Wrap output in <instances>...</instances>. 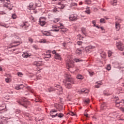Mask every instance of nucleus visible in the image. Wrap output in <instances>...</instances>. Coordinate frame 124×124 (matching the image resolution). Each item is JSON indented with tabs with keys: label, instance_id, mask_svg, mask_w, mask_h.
Segmentation results:
<instances>
[{
	"label": "nucleus",
	"instance_id": "ddd939ff",
	"mask_svg": "<svg viewBox=\"0 0 124 124\" xmlns=\"http://www.w3.org/2000/svg\"><path fill=\"white\" fill-rule=\"evenodd\" d=\"M30 24L28 22H25L23 23V25H22L20 26L22 28V29H26V28H28L29 27Z\"/></svg>",
	"mask_w": 124,
	"mask_h": 124
},
{
	"label": "nucleus",
	"instance_id": "5fc2aeb1",
	"mask_svg": "<svg viewBox=\"0 0 124 124\" xmlns=\"http://www.w3.org/2000/svg\"><path fill=\"white\" fill-rule=\"evenodd\" d=\"M1 26H2V27H4L5 28H8V25H6V24H4V25H1Z\"/></svg>",
	"mask_w": 124,
	"mask_h": 124
},
{
	"label": "nucleus",
	"instance_id": "6ab92c4d",
	"mask_svg": "<svg viewBox=\"0 0 124 124\" xmlns=\"http://www.w3.org/2000/svg\"><path fill=\"white\" fill-rule=\"evenodd\" d=\"M43 34H44V35H46V36H49L51 35V32L49 31H45L43 32Z\"/></svg>",
	"mask_w": 124,
	"mask_h": 124
},
{
	"label": "nucleus",
	"instance_id": "4c0bfd02",
	"mask_svg": "<svg viewBox=\"0 0 124 124\" xmlns=\"http://www.w3.org/2000/svg\"><path fill=\"white\" fill-rule=\"evenodd\" d=\"M21 112V110L20 109H17L16 110V113L19 114V113Z\"/></svg>",
	"mask_w": 124,
	"mask_h": 124
},
{
	"label": "nucleus",
	"instance_id": "a18cd8bd",
	"mask_svg": "<svg viewBox=\"0 0 124 124\" xmlns=\"http://www.w3.org/2000/svg\"><path fill=\"white\" fill-rule=\"evenodd\" d=\"M64 7V5L63 4L61 5V6L58 7V8H60V9H62Z\"/></svg>",
	"mask_w": 124,
	"mask_h": 124
},
{
	"label": "nucleus",
	"instance_id": "c85d7f7f",
	"mask_svg": "<svg viewBox=\"0 0 124 124\" xmlns=\"http://www.w3.org/2000/svg\"><path fill=\"white\" fill-rule=\"evenodd\" d=\"M101 108L102 110H105V103L102 104V105L101 106Z\"/></svg>",
	"mask_w": 124,
	"mask_h": 124
},
{
	"label": "nucleus",
	"instance_id": "39448f33",
	"mask_svg": "<svg viewBox=\"0 0 124 124\" xmlns=\"http://www.w3.org/2000/svg\"><path fill=\"white\" fill-rule=\"evenodd\" d=\"M66 66L68 69H69L70 67H73L74 64H73V61L71 59L68 58L66 61Z\"/></svg>",
	"mask_w": 124,
	"mask_h": 124
},
{
	"label": "nucleus",
	"instance_id": "7c9ffc66",
	"mask_svg": "<svg viewBox=\"0 0 124 124\" xmlns=\"http://www.w3.org/2000/svg\"><path fill=\"white\" fill-rule=\"evenodd\" d=\"M11 81V79L9 78H7L5 79V82L6 83H9V82Z\"/></svg>",
	"mask_w": 124,
	"mask_h": 124
},
{
	"label": "nucleus",
	"instance_id": "09e8293b",
	"mask_svg": "<svg viewBox=\"0 0 124 124\" xmlns=\"http://www.w3.org/2000/svg\"><path fill=\"white\" fill-rule=\"evenodd\" d=\"M89 72L90 76H93L94 74V73L93 72Z\"/></svg>",
	"mask_w": 124,
	"mask_h": 124
},
{
	"label": "nucleus",
	"instance_id": "13d9d810",
	"mask_svg": "<svg viewBox=\"0 0 124 124\" xmlns=\"http://www.w3.org/2000/svg\"><path fill=\"white\" fill-rule=\"evenodd\" d=\"M3 14H5V13H4L3 12H0V15H3Z\"/></svg>",
	"mask_w": 124,
	"mask_h": 124
},
{
	"label": "nucleus",
	"instance_id": "412c9836",
	"mask_svg": "<svg viewBox=\"0 0 124 124\" xmlns=\"http://www.w3.org/2000/svg\"><path fill=\"white\" fill-rule=\"evenodd\" d=\"M31 54H28V53H24L22 54L23 58H28V57H30Z\"/></svg>",
	"mask_w": 124,
	"mask_h": 124
},
{
	"label": "nucleus",
	"instance_id": "69168bd1",
	"mask_svg": "<svg viewBox=\"0 0 124 124\" xmlns=\"http://www.w3.org/2000/svg\"><path fill=\"white\" fill-rule=\"evenodd\" d=\"M92 118L93 120H96V117H95V116H93Z\"/></svg>",
	"mask_w": 124,
	"mask_h": 124
},
{
	"label": "nucleus",
	"instance_id": "7ed1b4c3",
	"mask_svg": "<svg viewBox=\"0 0 124 124\" xmlns=\"http://www.w3.org/2000/svg\"><path fill=\"white\" fill-rule=\"evenodd\" d=\"M0 2L3 3L4 6L7 7L10 10L12 9L13 6L10 4V1L9 0H0Z\"/></svg>",
	"mask_w": 124,
	"mask_h": 124
},
{
	"label": "nucleus",
	"instance_id": "cd10ccee",
	"mask_svg": "<svg viewBox=\"0 0 124 124\" xmlns=\"http://www.w3.org/2000/svg\"><path fill=\"white\" fill-rule=\"evenodd\" d=\"M84 102H85V103H86V104H89L90 103V99H89V98L86 99L84 100Z\"/></svg>",
	"mask_w": 124,
	"mask_h": 124
},
{
	"label": "nucleus",
	"instance_id": "dca6fc26",
	"mask_svg": "<svg viewBox=\"0 0 124 124\" xmlns=\"http://www.w3.org/2000/svg\"><path fill=\"white\" fill-rule=\"evenodd\" d=\"M93 48H94V46H87L85 48V50L86 52H90V51H91L92 49H93Z\"/></svg>",
	"mask_w": 124,
	"mask_h": 124
},
{
	"label": "nucleus",
	"instance_id": "680f3d73",
	"mask_svg": "<svg viewBox=\"0 0 124 124\" xmlns=\"http://www.w3.org/2000/svg\"><path fill=\"white\" fill-rule=\"evenodd\" d=\"M63 46L64 47H65V46H66V43H64L63 44Z\"/></svg>",
	"mask_w": 124,
	"mask_h": 124
},
{
	"label": "nucleus",
	"instance_id": "864d4df0",
	"mask_svg": "<svg viewBox=\"0 0 124 124\" xmlns=\"http://www.w3.org/2000/svg\"><path fill=\"white\" fill-rule=\"evenodd\" d=\"M51 58V54H47L46 56V58Z\"/></svg>",
	"mask_w": 124,
	"mask_h": 124
},
{
	"label": "nucleus",
	"instance_id": "f3484780",
	"mask_svg": "<svg viewBox=\"0 0 124 124\" xmlns=\"http://www.w3.org/2000/svg\"><path fill=\"white\" fill-rule=\"evenodd\" d=\"M90 92V91L88 89H82L81 91L78 92L79 93H88Z\"/></svg>",
	"mask_w": 124,
	"mask_h": 124
},
{
	"label": "nucleus",
	"instance_id": "37998d69",
	"mask_svg": "<svg viewBox=\"0 0 124 124\" xmlns=\"http://www.w3.org/2000/svg\"><path fill=\"white\" fill-rule=\"evenodd\" d=\"M104 94L105 95H110V94L106 92V91H104Z\"/></svg>",
	"mask_w": 124,
	"mask_h": 124
},
{
	"label": "nucleus",
	"instance_id": "b1692460",
	"mask_svg": "<svg viewBox=\"0 0 124 124\" xmlns=\"http://www.w3.org/2000/svg\"><path fill=\"white\" fill-rule=\"evenodd\" d=\"M77 78L78 79H79L80 80H82V79H84V77L80 74L78 75L77 76Z\"/></svg>",
	"mask_w": 124,
	"mask_h": 124
},
{
	"label": "nucleus",
	"instance_id": "0eeeda50",
	"mask_svg": "<svg viewBox=\"0 0 124 124\" xmlns=\"http://www.w3.org/2000/svg\"><path fill=\"white\" fill-rule=\"evenodd\" d=\"M39 23L40 26L43 27V26H45V25L46 24V18H45V17H40Z\"/></svg>",
	"mask_w": 124,
	"mask_h": 124
},
{
	"label": "nucleus",
	"instance_id": "a211bd4d",
	"mask_svg": "<svg viewBox=\"0 0 124 124\" xmlns=\"http://www.w3.org/2000/svg\"><path fill=\"white\" fill-rule=\"evenodd\" d=\"M115 28L117 31H120V29H121V25H120V23H119V22L115 23Z\"/></svg>",
	"mask_w": 124,
	"mask_h": 124
},
{
	"label": "nucleus",
	"instance_id": "2f4dec72",
	"mask_svg": "<svg viewBox=\"0 0 124 124\" xmlns=\"http://www.w3.org/2000/svg\"><path fill=\"white\" fill-rule=\"evenodd\" d=\"M107 70H111V65L108 64L107 67Z\"/></svg>",
	"mask_w": 124,
	"mask_h": 124
},
{
	"label": "nucleus",
	"instance_id": "052dcab7",
	"mask_svg": "<svg viewBox=\"0 0 124 124\" xmlns=\"http://www.w3.org/2000/svg\"><path fill=\"white\" fill-rule=\"evenodd\" d=\"M50 116H51V117H52V118H55V117H56V116H55V115L50 114Z\"/></svg>",
	"mask_w": 124,
	"mask_h": 124
},
{
	"label": "nucleus",
	"instance_id": "8fccbe9b",
	"mask_svg": "<svg viewBox=\"0 0 124 124\" xmlns=\"http://www.w3.org/2000/svg\"><path fill=\"white\" fill-rule=\"evenodd\" d=\"M29 41L32 43L33 42V39H31V38H29Z\"/></svg>",
	"mask_w": 124,
	"mask_h": 124
},
{
	"label": "nucleus",
	"instance_id": "49530a36",
	"mask_svg": "<svg viewBox=\"0 0 124 124\" xmlns=\"http://www.w3.org/2000/svg\"><path fill=\"white\" fill-rule=\"evenodd\" d=\"M92 23H93V27H96L95 24H96V22L95 20H93V21H92Z\"/></svg>",
	"mask_w": 124,
	"mask_h": 124
},
{
	"label": "nucleus",
	"instance_id": "338daca9",
	"mask_svg": "<svg viewBox=\"0 0 124 124\" xmlns=\"http://www.w3.org/2000/svg\"><path fill=\"white\" fill-rule=\"evenodd\" d=\"M84 116H85V117H86L87 118H88V117H89V114H84Z\"/></svg>",
	"mask_w": 124,
	"mask_h": 124
},
{
	"label": "nucleus",
	"instance_id": "de8ad7c7",
	"mask_svg": "<svg viewBox=\"0 0 124 124\" xmlns=\"http://www.w3.org/2000/svg\"><path fill=\"white\" fill-rule=\"evenodd\" d=\"M69 115H71V116H75V114L72 111H71L69 113Z\"/></svg>",
	"mask_w": 124,
	"mask_h": 124
},
{
	"label": "nucleus",
	"instance_id": "4be33fe9",
	"mask_svg": "<svg viewBox=\"0 0 124 124\" xmlns=\"http://www.w3.org/2000/svg\"><path fill=\"white\" fill-rule=\"evenodd\" d=\"M76 54H78V55H80V54H82V50L78 48L76 51Z\"/></svg>",
	"mask_w": 124,
	"mask_h": 124
},
{
	"label": "nucleus",
	"instance_id": "423d86ee",
	"mask_svg": "<svg viewBox=\"0 0 124 124\" xmlns=\"http://www.w3.org/2000/svg\"><path fill=\"white\" fill-rule=\"evenodd\" d=\"M116 46L117 47V49L119 50V51H124V46L123 44V43L121 42H119L116 43Z\"/></svg>",
	"mask_w": 124,
	"mask_h": 124
},
{
	"label": "nucleus",
	"instance_id": "bf43d9fd",
	"mask_svg": "<svg viewBox=\"0 0 124 124\" xmlns=\"http://www.w3.org/2000/svg\"><path fill=\"white\" fill-rule=\"evenodd\" d=\"M86 3L87 4H91V1H86Z\"/></svg>",
	"mask_w": 124,
	"mask_h": 124
},
{
	"label": "nucleus",
	"instance_id": "3c124183",
	"mask_svg": "<svg viewBox=\"0 0 124 124\" xmlns=\"http://www.w3.org/2000/svg\"><path fill=\"white\" fill-rule=\"evenodd\" d=\"M86 13H87V14H90L91 12L90 11V9H88L86 11H85Z\"/></svg>",
	"mask_w": 124,
	"mask_h": 124
},
{
	"label": "nucleus",
	"instance_id": "f8f14e48",
	"mask_svg": "<svg viewBox=\"0 0 124 124\" xmlns=\"http://www.w3.org/2000/svg\"><path fill=\"white\" fill-rule=\"evenodd\" d=\"M1 122L0 124H6V121L7 120V118L4 117H1Z\"/></svg>",
	"mask_w": 124,
	"mask_h": 124
},
{
	"label": "nucleus",
	"instance_id": "4d7b16f0",
	"mask_svg": "<svg viewBox=\"0 0 124 124\" xmlns=\"http://www.w3.org/2000/svg\"><path fill=\"white\" fill-rule=\"evenodd\" d=\"M78 36L79 37V39H82V38H83V37H82V36L80 34L78 35Z\"/></svg>",
	"mask_w": 124,
	"mask_h": 124
},
{
	"label": "nucleus",
	"instance_id": "1a4fd4ad",
	"mask_svg": "<svg viewBox=\"0 0 124 124\" xmlns=\"http://www.w3.org/2000/svg\"><path fill=\"white\" fill-rule=\"evenodd\" d=\"M69 19H70V21H77V15H76V14L71 15L69 17Z\"/></svg>",
	"mask_w": 124,
	"mask_h": 124
},
{
	"label": "nucleus",
	"instance_id": "58836bf2",
	"mask_svg": "<svg viewBox=\"0 0 124 124\" xmlns=\"http://www.w3.org/2000/svg\"><path fill=\"white\" fill-rule=\"evenodd\" d=\"M18 45H20V44H17V45H12L10 48H13V47H17V46H18Z\"/></svg>",
	"mask_w": 124,
	"mask_h": 124
},
{
	"label": "nucleus",
	"instance_id": "bb28decb",
	"mask_svg": "<svg viewBox=\"0 0 124 124\" xmlns=\"http://www.w3.org/2000/svg\"><path fill=\"white\" fill-rule=\"evenodd\" d=\"M73 6H75V7L77 6V3H71L70 4V7H73Z\"/></svg>",
	"mask_w": 124,
	"mask_h": 124
},
{
	"label": "nucleus",
	"instance_id": "6e6d98bb",
	"mask_svg": "<svg viewBox=\"0 0 124 124\" xmlns=\"http://www.w3.org/2000/svg\"><path fill=\"white\" fill-rule=\"evenodd\" d=\"M18 43H20V42H14L12 43V44H17Z\"/></svg>",
	"mask_w": 124,
	"mask_h": 124
},
{
	"label": "nucleus",
	"instance_id": "aec40b11",
	"mask_svg": "<svg viewBox=\"0 0 124 124\" xmlns=\"http://www.w3.org/2000/svg\"><path fill=\"white\" fill-rule=\"evenodd\" d=\"M101 85H102V82H101V81H98L96 82L95 87V88H97V89H98V88H99V86H101Z\"/></svg>",
	"mask_w": 124,
	"mask_h": 124
},
{
	"label": "nucleus",
	"instance_id": "e2e57ef3",
	"mask_svg": "<svg viewBox=\"0 0 124 124\" xmlns=\"http://www.w3.org/2000/svg\"><path fill=\"white\" fill-rule=\"evenodd\" d=\"M103 56H104V58H105V56H106V53H105V52H103Z\"/></svg>",
	"mask_w": 124,
	"mask_h": 124
},
{
	"label": "nucleus",
	"instance_id": "0e129e2a",
	"mask_svg": "<svg viewBox=\"0 0 124 124\" xmlns=\"http://www.w3.org/2000/svg\"><path fill=\"white\" fill-rule=\"evenodd\" d=\"M5 99H7V100H9V98L8 97H5L4 98Z\"/></svg>",
	"mask_w": 124,
	"mask_h": 124
},
{
	"label": "nucleus",
	"instance_id": "774afa93",
	"mask_svg": "<svg viewBox=\"0 0 124 124\" xmlns=\"http://www.w3.org/2000/svg\"><path fill=\"white\" fill-rule=\"evenodd\" d=\"M52 54H56L55 50L52 51Z\"/></svg>",
	"mask_w": 124,
	"mask_h": 124
},
{
	"label": "nucleus",
	"instance_id": "4468645a",
	"mask_svg": "<svg viewBox=\"0 0 124 124\" xmlns=\"http://www.w3.org/2000/svg\"><path fill=\"white\" fill-rule=\"evenodd\" d=\"M23 88H24V85L23 84L17 85L15 87L16 90H21Z\"/></svg>",
	"mask_w": 124,
	"mask_h": 124
},
{
	"label": "nucleus",
	"instance_id": "c03bdc74",
	"mask_svg": "<svg viewBox=\"0 0 124 124\" xmlns=\"http://www.w3.org/2000/svg\"><path fill=\"white\" fill-rule=\"evenodd\" d=\"M12 18H13V19H16V18H17V16H16V15L14 14L12 15Z\"/></svg>",
	"mask_w": 124,
	"mask_h": 124
},
{
	"label": "nucleus",
	"instance_id": "c756f323",
	"mask_svg": "<svg viewBox=\"0 0 124 124\" xmlns=\"http://www.w3.org/2000/svg\"><path fill=\"white\" fill-rule=\"evenodd\" d=\"M74 61H75V62H83V60H81L79 59H76Z\"/></svg>",
	"mask_w": 124,
	"mask_h": 124
},
{
	"label": "nucleus",
	"instance_id": "a19ab883",
	"mask_svg": "<svg viewBox=\"0 0 124 124\" xmlns=\"http://www.w3.org/2000/svg\"><path fill=\"white\" fill-rule=\"evenodd\" d=\"M33 6V3L31 2L30 3L29 7L30 8H32V7Z\"/></svg>",
	"mask_w": 124,
	"mask_h": 124
},
{
	"label": "nucleus",
	"instance_id": "393cba45",
	"mask_svg": "<svg viewBox=\"0 0 124 124\" xmlns=\"http://www.w3.org/2000/svg\"><path fill=\"white\" fill-rule=\"evenodd\" d=\"M57 109H52L50 110V113L51 115H53L54 113H57Z\"/></svg>",
	"mask_w": 124,
	"mask_h": 124
},
{
	"label": "nucleus",
	"instance_id": "79ce46f5",
	"mask_svg": "<svg viewBox=\"0 0 124 124\" xmlns=\"http://www.w3.org/2000/svg\"><path fill=\"white\" fill-rule=\"evenodd\" d=\"M82 43H83L81 41H78L77 42V44H78V46H80V45H82Z\"/></svg>",
	"mask_w": 124,
	"mask_h": 124
},
{
	"label": "nucleus",
	"instance_id": "f257e3e1",
	"mask_svg": "<svg viewBox=\"0 0 124 124\" xmlns=\"http://www.w3.org/2000/svg\"><path fill=\"white\" fill-rule=\"evenodd\" d=\"M66 82L65 83V86L66 89H71V84H73L74 83V79L71 78V76L68 74L66 75Z\"/></svg>",
	"mask_w": 124,
	"mask_h": 124
},
{
	"label": "nucleus",
	"instance_id": "f03ea898",
	"mask_svg": "<svg viewBox=\"0 0 124 124\" xmlns=\"http://www.w3.org/2000/svg\"><path fill=\"white\" fill-rule=\"evenodd\" d=\"M60 26H57V25H53L52 26V30H51V31H60L62 32H65L67 31V29L66 28H62L63 25L62 23H60Z\"/></svg>",
	"mask_w": 124,
	"mask_h": 124
},
{
	"label": "nucleus",
	"instance_id": "9b49d317",
	"mask_svg": "<svg viewBox=\"0 0 124 124\" xmlns=\"http://www.w3.org/2000/svg\"><path fill=\"white\" fill-rule=\"evenodd\" d=\"M33 64L36 66H42L43 63L41 61H35L34 62Z\"/></svg>",
	"mask_w": 124,
	"mask_h": 124
},
{
	"label": "nucleus",
	"instance_id": "9d476101",
	"mask_svg": "<svg viewBox=\"0 0 124 124\" xmlns=\"http://www.w3.org/2000/svg\"><path fill=\"white\" fill-rule=\"evenodd\" d=\"M116 107H119L120 105H121V106H124V100H122L120 102H118V101H116Z\"/></svg>",
	"mask_w": 124,
	"mask_h": 124
},
{
	"label": "nucleus",
	"instance_id": "5701e85b",
	"mask_svg": "<svg viewBox=\"0 0 124 124\" xmlns=\"http://www.w3.org/2000/svg\"><path fill=\"white\" fill-rule=\"evenodd\" d=\"M52 21L54 23H58V22L61 21V18H54Z\"/></svg>",
	"mask_w": 124,
	"mask_h": 124
},
{
	"label": "nucleus",
	"instance_id": "f704fd0d",
	"mask_svg": "<svg viewBox=\"0 0 124 124\" xmlns=\"http://www.w3.org/2000/svg\"><path fill=\"white\" fill-rule=\"evenodd\" d=\"M63 117V114L62 113H60L58 114V118H62Z\"/></svg>",
	"mask_w": 124,
	"mask_h": 124
},
{
	"label": "nucleus",
	"instance_id": "72a5a7b5",
	"mask_svg": "<svg viewBox=\"0 0 124 124\" xmlns=\"http://www.w3.org/2000/svg\"><path fill=\"white\" fill-rule=\"evenodd\" d=\"M112 54H113L112 51H108V57H111V56H112Z\"/></svg>",
	"mask_w": 124,
	"mask_h": 124
},
{
	"label": "nucleus",
	"instance_id": "2eb2a0df",
	"mask_svg": "<svg viewBox=\"0 0 124 124\" xmlns=\"http://www.w3.org/2000/svg\"><path fill=\"white\" fill-rule=\"evenodd\" d=\"M54 58L55 60H62V57L61 55L58 53H56L54 55Z\"/></svg>",
	"mask_w": 124,
	"mask_h": 124
},
{
	"label": "nucleus",
	"instance_id": "e433bc0d",
	"mask_svg": "<svg viewBox=\"0 0 124 124\" xmlns=\"http://www.w3.org/2000/svg\"><path fill=\"white\" fill-rule=\"evenodd\" d=\"M100 23H105V19L104 18H101L100 20Z\"/></svg>",
	"mask_w": 124,
	"mask_h": 124
},
{
	"label": "nucleus",
	"instance_id": "c9c22d12",
	"mask_svg": "<svg viewBox=\"0 0 124 124\" xmlns=\"http://www.w3.org/2000/svg\"><path fill=\"white\" fill-rule=\"evenodd\" d=\"M26 117H28V118H29L30 120H31V115L29 114H26Z\"/></svg>",
	"mask_w": 124,
	"mask_h": 124
},
{
	"label": "nucleus",
	"instance_id": "20e7f679",
	"mask_svg": "<svg viewBox=\"0 0 124 124\" xmlns=\"http://www.w3.org/2000/svg\"><path fill=\"white\" fill-rule=\"evenodd\" d=\"M52 91H58L59 93H62V86L59 85H55L54 88L53 87H50L48 88V92L49 93H51Z\"/></svg>",
	"mask_w": 124,
	"mask_h": 124
},
{
	"label": "nucleus",
	"instance_id": "ea45409f",
	"mask_svg": "<svg viewBox=\"0 0 124 124\" xmlns=\"http://www.w3.org/2000/svg\"><path fill=\"white\" fill-rule=\"evenodd\" d=\"M17 75H18V76H19V77H22V76H23V74H22V73H21V72H18V73H17Z\"/></svg>",
	"mask_w": 124,
	"mask_h": 124
},
{
	"label": "nucleus",
	"instance_id": "473e14b6",
	"mask_svg": "<svg viewBox=\"0 0 124 124\" xmlns=\"http://www.w3.org/2000/svg\"><path fill=\"white\" fill-rule=\"evenodd\" d=\"M112 4H113V5H116V3H117V0H112Z\"/></svg>",
	"mask_w": 124,
	"mask_h": 124
},
{
	"label": "nucleus",
	"instance_id": "6e6552de",
	"mask_svg": "<svg viewBox=\"0 0 124 124\" xmlns=\"http://www.w3.org/2000/svg\"><path fill=\"white\" fill-rule=\"evenodd\" d=\"M18 103L23 106V107H26L27 108V106L28 104H30V102L28 101H26L25 100H23L22 102L20 101H18Z\"/></svg>",
	"mask_w": 124,
	"mask_h": 124
},
{
	"label": "nucleus",
	"instance_id": "603ef678",
	"mask_svg": "<svg viewBox=\"0 0 124 124\" xmlns=\"http://www.w3.org/2000/svg\"><path fill=\"white\" fill-rule=\"evenodd\" d=\"M33 48H34V49H35V50H37V49H38L36 45H33Z\"/></svg>",
	"mask_w": 124,
	"mask_h": 124
},
{
	"label": "nucleus",
	"instance_id": "a878e982",
	"mask_svg": "<svg viewBox=\"0 0 124 124\" xmlns=\"http://www.w3.org/2000/svg\"><path fill=\"white\" fill-rule=\"evenodd\" d=\"M39 43H46V39H41L39 41Z\"/></svg>",
	"mask_w": 124,
	"mask_h": 124
}]
</instances>
